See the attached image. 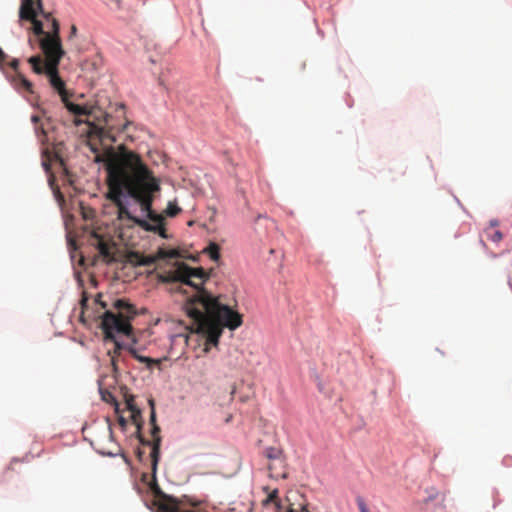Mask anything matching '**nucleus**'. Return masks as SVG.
Returning a JSON list of instances; mask_svg holds the SVG:
<instances>
[{
    "label": "nucleus",
    "instance_id": "obj_1",
    "mask_svg": "<svg viewBox=\"0 0 512 512\" xmlns=\"http://www.w3.org/2000/svg\"><path fill=\"white\" fill-rule=\"evenodd\" d=\"M105 163L107 198L117 207L118 220L131 221L144 231L168 239L164 216L153 210L154 194L160 191L159 180L140 156L126 152L120 158H109Z\"/></svg>",
    "mask_w": 512,
    "mask_h": 512
},
{
    "label": "nucleus",
    "instance_id": "obj_2",
    "mask_svg": "<svg viewBox=\"0 0 512 512\" xmlns=\"http://www.w3.org/2000/svg\"><path fill=\"white\" fill-rule=\"evenodd\" d=\"M210 274L202 267L193 268L185 263H178L171 270L159 274L163 283L177 285V289L186 293L184 286L192 287L195 294L186 301L184 309L192 319V331L205 338L204 351L208 352L210 346H217L223 328L235 330L242 325V316L224 305L218 297L203 288Z\"/></svg>",
    "mask_w": 512,
    "mask_h": 512
},
{
    "label": "nucleus",
    "instance_id": "obj_3",
    "mask_svg": "<svg viewBox=\"0 0 512 512\" xmlns=\"http://www.w3.org/2000/svg\"><path fill=\"white\" fill-rule=\"evenodd\" d=\"M63 55H45V60L40 55H36L30 57L28 62L36 74H46L48 76L50 85L59 93L62 102L70 113L76 117H86L85 120H77L76 124H88V145L95 153V161L106 162L109 158L115 156L110 144L116 141V134L123 131L127 123H116L114 117L97 104L79 105L68 100L65 83L58 73V66Z\"/></svg>",
    "mask_w": 512,
    "mask_h": 512
},
{
    "label": "nucleus",
    "instance_id": "obj_4",
    "mask_svg": "<svg viewBox=\"0 0 512 512\" xmlns=\"http://www.w3.org/2000/svg\"><path fill=\"white\" fill-rule=\"evenodd\" d=\"M136 314V309L132 304L124 299L115 300L112 309L106 310L101 316V328L104 333V339L114 343V349L108 352L113 365H115V359L120 354V351L126 348L135 359L145 363L148 368H151L153 365H158L160 361L139 355L135 348L124 346L115 337V333L124 334L126 336L132 334L133 328L131 320Z\"/></svg>",
    "mask_w": 512,
    "mask_h": 512
},
{
    "label": "nucleus",
    "instance_id": "obj_5",
    "mask_svg": "<svg viewBox=\"0 0 512 512\" xmlns=\"http://www.w3.org/2000/svg\"><path fill=\"white\" fill-rule=\"evenodd\" d=\"M149 404L151 406L150 423L152 425V429H151V435L153 438L152 441L145 439L140 434V430L142 427L141 411L134 404L133 396H129L128 398H126V407L131 412V419H132L133 423L137 426V433H138V438H139L140 443L145 446H151V448H152L150 457H151L152 471L155 474L157 465L159 462V457H160L161 437L159 435L160 427L156 424V413H155V409H154V401L149 400Z\"/></svg>",
    "mask_w": 512,
    "mask_h": 512
},
{
    "label": "nucleus",
    "instance_id": "obj_6",
    "mask_svg": "<svg viewBox=\"0 0 512 512\" xmlns=\"http://www.w3.org/2000/svg\"><path fill=\"white\" fill-rule=\"evenodd\" d=\"M150 488L154 496L153 505L157 512H207L201 508L199 502L192 501L187 496L177 498L164 493L156 481Z\"/></svg>",
    "mask_w": 512,
    "mask_h": 512
},
{
    "label": "nucleus",
    "instance_id": "obj_7",
    "mask_svg": "<svg viewBox=\"0 0 512 512\" xmlns=\"http://www.w3.org/2000/svg\"><path fill=\"white\" fill-rule=\"evenodd\" d=\"M42 16L47 21V34L39 39L40 48L44 55L64 54L59 35L60 25L57 19L50 13L42 12Z\"/></svg>",
    "mask_w": 512,
    "mask_h": 512
},
{
    "label": "nucleus",
    "instance_id": "obj_8",
    "mask_svg": "<svg viewBox=\"0 0 512 512\" xmlns=\"http://www.w3.org/2000/svg\"><path fill=\"white\" fill-rule=\"evenodd\" d=\"M38 11L42 14L41 0H23L19 10L20 20H34Z\"/></svg>",
    "mask_w": 512,
    "mask_h": 512
},
{
    "label": "nucleus",
    "instance_id": "obj_9",
    "mask_svg": "<svg viewBox=\"0 0 512 512\" xmlns=\"http://www.w3.org/2000/svg\"><path fill=\"white\" fill-rule=\"evenodd\" d=\"M180 257V253L177 249H166L163 247L158 248L156 253L152 256H149L147 259L141 261V264H151L158 260H164V259H176Z\"/></svg>",
    "mask_w": 512,
    "mask_h": 512
},
{
    "label": "nucleus",
    "instance_id": "obj_10",
    "mask_svg": "<svg viewBox=\"0 0 512 512\" xmlns=\"http://www.w3.org/2000/svg\"><path fill=\"white\" fill-rule=\"evenodd\" d=\"M269 476L274 479H286L288 471L283 458L276 459L268 465Z\"/></svg>",
    "mask_w": 512,
    "mask_h": 512
},
{
    "label": "nucleus",
    "instance_id": "obj_11",
    "mask_svg": "<svg viewBox=\"0 0 512 512\" xmlns=\"http://www.w3.org/2000/svg\"><path fill=\"white\" fill-rule=\"evenodd\" d=\"M12 84L19 92H27L29 94H33V84L27 80L24 75L21 73H17L13 79Z\"/></svg>",
    "mask_w": 512,
    "mask_h": 512
},
{
    "label": "nucleus",
    "instance_id": "obj_12",
    "mask_svg": "<svg viewBox=\"0 0 512 512\" xmlns=\"http://www.w3.org/2000/svg\"><path fill=\"white\" fill-rule=\"evenodd\" d=\"M263 490L268 493L267 497L262 501V505L267 507L270 504H273L275 510L279 512L282 508L281 501L279 499V491L278 489H274L269 492V488L267 486L263 487Z\"/></svg>",
    "mask_w": 512,
    "mask_h": 512
},
{
    "label": "nucleus",
    "instance_id": "obj_13",
    "mask_svg": "<svg viewBox=\"0 0 512 512\" xmlns=\"http://www.w3.org/2000/svg\"><path fill=\"white\" fill-rule=\"evenodd\" d=\"M31 121L35 125V133H36V136H37L38 140L42 144H45L47 142V135H46V131H45L44 127H43V124L42 123L39 124L40 117L37 116V115H33L31 117Z\"/></svg>",
    "mask_w": 512,
    "mask_h": 512
},
{
    "label": "nucleus",
    "instance_id": "obj_14",
    "mask_svg": "<svg viewBox=\"0 0 512 512\" xmlns=\"http://www.w3.org/2000/svg\"><path fill=\"white\" fill-rule=\"evenodd\" d=\"M98 251L100 255L107 261H112L114 259L113 254L111 252V246L109 243L105 242L102 239L98 240L97 244Z\"/></svg>",
    "mask_w": 512,
    "mask_h": 512
},
{
    "label": "nucleus",
    "instance_id": "obj_15",
    "mask_svg": "<svg viewBox=\"0 0 512 512\" xmlns=\"http://www.w3.org/2000/svg\"><path fill=\"white\" fill-rule=\"evenodd\" d=\"M204 252H206L214 261H218L220 258V247L214 242H211Z\"/></svg>",
    "mask_w": 512,
    "mask_h": 512
},
{
    "label": "nucleus",
    "instance_id": "obj_16",
    "mask_svg": "<svg viewBox=\"0 0 512 512\" xmlns=\"http://www.w3.org/2000/svg\"><path fill=\"white\" fill-rule=\"evenodd\" d=\"M33 24V32L36 36L45 37V34H47V31L44 30L43 23L37 19V17L34 18V20H29Z\"/></svg>",
    "mask_w": 512,
    "mask_h": 512
},
{
    "label": "nucleus",
    "instance_id": "obj_17",
    "mask_svg": "<svg viewBox=\"0 0 512 512\" xmlns=\"http://www.w3.org/2000/svg\"><path fill=\"white\" fill-rule=\"evenodd\" d=\"M181 212V208L174 202H169L163 212V216L175 217Z\"/></svg>",
    "mask_w": 512,
    "mask_h": 512
},
{
    "label": "nucleus",
    "instance_id": "obj_18",
    "mask_svg": "<svg viewBox=\"0 0 512 512\" xmlns=\"http://www.w3.org/2000/svg\"><path fill=\"white\" fill-rule=\"evenodd\" d=\"M265 455L270 460V462H273L276 459L282 458V452L278 448H275V447L266 448Z\"/></svg>",
    "mask_w": 512,
    "mask_h": 512
},
{
    "label": "nucleus",
    "instance_id": "obj_19",
    "mask_svg": "<svg viewBox=\"0 0 512 512\" xmlns=\"http://www.w3.org/2000/svg\"><path fill=\"white\" fill-rule=\"evenodd\" d=\"M87 303H88V297L86 295V292H83L82 293V298H81V301H80L81 309H82V314L80 316L81 319H83V316H84V313H85V309L87 308Z\"/></svg>",
    "mask_w": 512,
    "mask_h": 512
},
{
    "label": "nucleus",
    "instance_id": "obj_20",
    "mask_svg": "<svg viewBox=\"0 0 512 512\" xmlns=\"http://www.w3.org/2000/svg\"><path fill=\"white\" fill-rule=\"evenodd\" d=\"M489 238L491 241L498 243L502 240L503 235L500 231L496 230L492 234L489 235Z\"/></svg>",
    "mask_w": 512,
    "mask_h": 512
},
{
    "label": "nucleus",
    "instance_id": "obj_21",
    "mask_svg": "<svg viewBox=\"0 0 512 512\" xmlns=\"http://www.w3.org/2000/svg\"><path fill=\"white\" fill-rule=\"evenodd\" d=\"M356 502H357L360 512H369L365 501L361 497H358L356 499Z\"/></svg>",
    "mask_w": 512,
    "mask_h": 512
},
{
    "label": "nucleus",
    "instance_id": "obj_22",
    "mask_svg": "<svg viewBox=\"0 0 512 512\" xmlns=\"http://www.w3.org/2000/svg\"><path fill=\"white\" fill-rule=\"evenodd\" d=\"M102 398L106 402H113L115 404L116 408L118 407V403L112 394H110V393L103 394Z\"/></svg>",
    "mask_w": 512,
    "mask_h": 512
},
{
    "label": "nucleus",
    "instance_id": "obj_23",
    "mask_svg": "<svg viewBox=\"0 0 512 512\" xmlns=\"http://www.w3.org/2000/svg\"><path fill=\"white\" fill-rule=\"evenodd\" d=\"M10 67L17 73L18 72V66H19V60L18 59H13L10 63H9Z\"/></svg>",
    "mask_w": 512,
    "mask_h": 512
},
{
    "label": "nucleus",
    "instance_id": "obj_24",
    "mask_svg": "<svg viewBox=\"0 0 512 512\" xmlns=\"http://www.w3.org/2000/svg\"><path fill=\"white\" fill-rule=\"evenodd\" d=\"M101 297H102V295L100 293L97 294V296L95 298V303L99 304L101 306V308L105 309L107 307V304L105 302L101 301Z\"/></svg>",
    "mask_w": 512,
    "mask_h": 512
},
{
    "label": "nucleus",
    "instance_id": "obj_25",
    "mask_svg": "<svg viewBox=\"0 0 512 512\" xmlns=\"http://www.w3.org/2000/svg\"><path fill=\"white\" fill-rule=\"evenodd\" d=\"M7 59V55L4 53V51L0 48V67L2 68L5 64Z\"/></svg>",
    "mask_w": 512,
    "mask_h": 512
},
{
    "label": "nucleus",
    "instance_id": "obj_26",
    "mask_svg": "<svg viewBox=\"0 0 512 512\" xmlns=\"http://www.w3.org/2000/svg\"><path fill=\"white\" fill-rule=\"evenodd\" d=\"M116 113L119 117H124V105L123 104H117Z\"/></svg>",
    "mask_w": 512,
    "mask_h": 512
},
{
    "label": "nucleus",
    "instance_id": "obj_27",
    "mask_svg": "<svg viewBox=\"0 0 512 512\" xmlns=\"http://www.w3.org/2000/svg\"><path fill=\"white\" fill-rule=\"evenodd\" d=\"M77 34V27L75 25L71 26L70 29V37H74Z\"/></svg>",
    "mask_w": 512,
    "mask_h": 512
},
{
    "label": "nucleus",
    "instance_id": "obj_28",
    "mask_svg": "<svg viewBox=\"0 0 512 512\" xmlns=\"http://www.w3.org/2000/svg\"><path fill=\"white\" fill-rule=\"evenodd\" d=\"M119 424L124 427L126 425V420L123 417L119 418Z\"/></svg>",
    "mask_w": 512,
    "mask_h": 512
}]
</instances>
